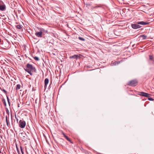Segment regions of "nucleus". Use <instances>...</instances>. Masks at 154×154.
I'll return each mask as SVG.
<instances>
[{
    "mask_svg": "<svg viewBox=\"0 0 154 154\" xmlns=\"http://www.w3.org/2000/svg\"><path fill=\"white\" fill-rule=\"evenodd\" d=\"M15 118L17 121V122H18V119H17V118L16 117V114H15Z\"/></svg>",
    "mask_w": 154,
    "mask_h": 154,
    "instance_id": "obj_23",
    "label": "nucleus"
},
{
    "mask_svg": "<svg viewBox=\"0 0 154 154\" xmlns=\"http://www.w3.org/2000/svg\"><path fill=\"white\" fill-rule=\"evenodd\" d=\"M40 30L41 32H42V33L43 32L46 33L47 32V30H45L42 28H40Z\"/></svg>",
    "mask_w": 154,
    "mask_h": 154,
    "instance_id": "obj_12",
    "label": "nucleus"
},
{
    "mask_svg": "<svg viewBox=\"0 0 154 154\" xmlns=\"http://www.w3.org/2000/svg\"><path fill=\"white\" fill-rule=\"evenodd\" d=\"M148 100L150 101H153L154 100V99L152 98L149 97H148Z\"/></svg>",
    "mask_w": 154,
    "mask_h": 154,
    "instance_id": "obj_21",
    "label": "nucleus"
},
{
    "mask_svg": "<svg viewBox=\"0 0 154 154\" xmlns=\"http://www.w3.org/2000/svg\"><path fill=\"white\" fill-rule=\"evenodd\" d=\"M78 38L79 40L83 41H84L85 40V39L82 37H79Z\"/></svg>",
    "mask_w": 154,
    "mask_h": 154,
    "instance_id": "obj_17",
    "label": "nucleus"
},
{
    "mask_svg": "<svg viewBox=\"0 0 154 154\" xmlns=\"http://www.w3.org/2000/svg\"><path fill=\"white\" fill-rule=\"evenodd\" d=\"M150 95H151L149 94L144 92H143L142 96L146 97H150Z\"/></svg>",
    "mask_w": 154,
    "mask_h": 154,
    "instance_id": "obj_9",
    "label": "nucleus"
},
{
    "mask_svg": "<svg viewBox=\"0 0 154 154\" xmlns=\"http://www.w3.org/2000/svg\"><path fill=\"white\" fill-rule=\"evenodd\" d=\"M49 82V79L48 78H46L45 80V87H46L47 85Z\"/></svg>",
    "mask_w": 154,
    "mask_h": 154,
    "instance_id": "obj_10",
    "label": "nucleus"
},
{
    "mask_svg": "<svg viewBox=\"0 0 154 154\" xmlns=\"http://www.w3.org/2000/svg\"><path fill=\"white\" fill-rule=\"evenodd\" d=\"M2 153L1 151L0 150V153Z\"/></svg>",
    "mask_w": 154,
    "mask_h": 154,
    "instance_id": "obj_33",
    "label": "nucleus"
},
{
    "mask_svg": "<svg viewBox=\"0 0 154 154\" xmlns=\"http://www.w3.org/2000/svg\"><path fill=\"white\" fill-rule=\"evenodd\" d=\"M115 65H116V64L117 63L118 64V63H117V61H116L115 62Z\"/></svg>",
    "mask_w": 154,
    "mask_h": 154,
    "instance_id": "obj_31",
    "label": "nucleus"
},
{
    "mask_svg": "<svg viewBox=\"0 0 154 154\" xmlns=\"http://www.w3.org/2000/svg\"><path fill=\"white\" fill-rule=\"evenodd\" d=\"M149 61L150 64H153L154 63V58L152 55H149Z\"/></svg>",
    "mask_w": 154,
    "mask_h": 154,
    "instance_id": "obj_7",
    "label": "nucleus"
},
{
    "mask_svg": "<svg viewBox=\"0 0 154 154\" xmlns=\"http://www.w3.org/2000/svg\"><path fill=\"white\" fill-rule=\"evenodd\" d=\"M3 41H1V39L0 38V45H3Z\"/></svg>",
    "mask_w": 154,
    "mask_h": 154,
    "instance_id": "obj_24",
    "label": "nucleus"
},
{
    "mask_svg": "<svg viewBox=\"0 0 154 154\" xmlns=\"http://www.w3.org/2000/svg\"><path fill=\"white\" fill-rule=\"evenodd\" d=\"M21 26L20 25H17L16 26V27L18 29H20L21 28Z\"/></svg>",
    "mask_w": 154,
    "mask_h": 154,
    "instance_id": "obj_18",
    "label": "nucleus"
},
{
    "mask_svg": "<svg viewBox=\"0 0 154 154\" xmlns=\"http://www.w3.org/2000/svg\"><path fill=\"white\" fill-rule=\"evenodd\" d=\"M60 141L61 142H63V139H62V138H60Z\"/></svg>",
    "mask_w": 154,
    "mask_h": 154,
    "instance_id": "obj_28",
    "label": "nucleus"
},
{
    "mask_svg": "<svg viewBox=\"0 0 154 154\" xmlns=\"http://www.w3.org/2000/svg\"><path fill=\"white\" fill-rule=\"evenodd\" d=\"M26 125V123L23 119L19 121V126L21 128H24Z\"/></svg>",
    "mask_w": 154,
    "mask_h": 154,
    "instance_id": "obj_5",
    "label": "nucleus"
},
{
    "mask_svg": "<svg viewBox=\"0 0 154 154\" xmlns=\"http://www.w3.org/2000/svg\"><path fill=\"white\" fill-rule=\"evenodd\" d=\"M34 58L35 60H37V61H38L39 60L38 57H36V56H35V57H34Z\"/></svg>",
    "mask_w": 154,
    "mask_h": 154,
    "instance_id": "obj_19",
    "label": "nucleus"
},
{
    "mask_svg": "<svg viewBox=\"0 0 154 154\" xmlns=\"http://www.w3.org/2000/svg\"><path fill=\"white\" fill-rule=\"evenodd\" d=\"M7 99L8 102H9V101H10L9 99L8 96H7Z\"/></svg>",
    "mask_w": 154,
    "mask_h": 154,
    "instance_id": "obj_29",
    "label": "nucleus"
},
{
    "mask_svg": "<svg viewBox=\"0 0 154 154\" xmlns=\"http://www.w3.org/2000/svg\"><path fill=\"white\" fill-rule=\"evenodd\" d=\"M4 104L5 105V106H6V101L5 100L4 101Z\"/></svg>",
    "mask_w": 154,
    "mask_h": 154,
    "instance_id": "obj_27",
    "label": "nucleus"
},
{
    "mask_svg": "<svg viewBox=\"0 0 154 154\" xmlns=\"http://www.w3.org/2000/svg\"><path fill=\"white\" fill-rule=\"evenodd\" d=\"M24 69L27 72H28L31 75H32V72H36V70L35 67L27 63L26 65V67L24 68Z\"/></svg>",
    "mask_w": 154,
    "mask_h": 154,
    "instance_id": "obj_1",
    "label": "nucleus"
},
{
    "mask_svg": "<svg viewBox=\"0 0 154 154\" xmlns=\"http://www.w3.org/2000/svg\"><path fill=\"white\" fill-rule=\"evenodd\" d=\"M140 37L142 38L143 40L146 39L147 38V36L144 35H140Z\"/></svg>",
    "mask_w": 154,
    "mask_h": 154,
    "instance_id": "obj_13",
    "label": "nucleus"
},
{
    "mask_svg": "<svg viewBox=\"0 0 154 154\" xmlns=\"http://www.w3.org/2000/svg\"><path fill=\"white\" fill-rule=\"evenodd\" d=\"M21 134H25V133H21Z\"/></svg>",
    "mask_w": 154,
    "mask_h": 154,
    "instance_id": "obj_32",
    "label": "nucleus"
},
{
    "mask_svg": "<svg viewBox=\"0 0 154 154\" xmlns=\"http://www.w3.org/2000/svg\"><path fill=\"white\" fill-rule=\"evenodd\" d=\"M20 85L19 84H17L16 88V90H17L20 89Z\"/></svg>",
    "mask_w": 154,
    "mask_h": 154,
    "instance_id": "obj_15",
    "label": "nucleus"
},
{
    "mask_svg": "<svg viewBox=\"0 0 154 154\" xmlns=\"http://www.w3.org/2000/svg\"><path fill=\"white\" fill-rule=\"evenodd\" d=\"M136 23V24H133L131 25V26L134 29L140 28L141 27V26L139 25H144L149 24V22L144 21L137 22Z\"/></svg>",
    "mask_w": 154,
    "mask_h": 154,
    "instance_id": "obj_2",
    "label": "nucleus"
},
{
    "mask_svg": "<svg viewBox=\"0 0 154 154\" xmlns=\"http://www.w3.org/2000/svg\"><path fill=\"white\" fill-rule=\"evenodd\" d=\"M35 35L38 37H42V32L40 31V32H36Z\"/></svg>",
    "mask_w": 154,
    "mask_h": 154,
    "instance_id": "obj_8",
    "label": "nucleus"
},
{
    "mask_svg": "<svg viewBox=\"0 0 154 154\" xmlns=\"http://www.w3.org/2000/svg\"><path fill=\"white\" fill-rule=\"evenodd\" d=\"M23 137H25V136H23Z\"/></svg>",
    "mask_w": 154,
    "mask_h": 154,
    "instance_id": "obj_34",
    "label": "nucleus"
},
{
    "mask_svg": "<svg viewBox=\"0 0 154 154\" xmlns=\"http://www.w3.org/2000/svg\"><path fill=\"white\" fill-rule=\"evenodd\" d=\"M8 103L9 104V106H10V101H9V102H8Z\"/></svg>",
    "mask_w": 154,
    "mask_h": 154,
    "instance_id": "obj_30",
    "label": "nucleus"
},
{
    "mask_svg": "<svg viewBox=\"0 0 154 154\" xmlns=\"http://www.w3.org/2000/svg\"><path fill=\"white\" fill-rule=\"evenodd\" d=\"M137 81L136 79L132 80L129 81L128 84V85L133 87L136 86L137 84Z\"/></svg>",
    "mask_w": 154,
    "mask_h": 154,
    "instance_id": "obj_4",
    "label": "nucleus"
},
{
    "mask_svg": "<svg viewBox=\"0 0 154 154\" xmlns=\"http://www.w3.org/2000/svg\"><path fill=\"white\" fill-rule=\"evenodd\" d=\"M78 55H74L71 56L70 57V58H74V59H77L78 58Z\"/></svg>",
    "mask_w": 154,
    "mask_h": 154,
    "instance_id": "obj_11",
    "label": "nucleus"
},
{
    "mask_svg": "<svg viewBox=\"0 0 154 154\" xmlns=\"http://www.w3.org/2000/svg\"><path fill=\"white\" fill-rule=\"evenodd\" d=\"M16 147L17 150V152H18V154H20V152H19V149H18V146H17V145H16Z\"/></svg>",
    "mask_w": 154,
    "mask_h": 154,
    "instance_id": "obj_20",
    "label": "nucleus"
},
{
    "mask_svg": "<svg viewBox=\"0 0 154 154\" xmlns=\"http://www.w3.org/2000/svg\"><path fill=\"white\" fill-rule=\"evenodd\" d=\"M7 113L8 114V117L6 116L5 117L6 118V123L7 127H6V128H8V129L11 128L10 125V122L9 119V112L8 110L7 109L6 110Z\"/></svg>",
    "mask_w": 154,
    "mask_h": 154,
    "instance_id": "obj_3",
    "label": "nucleus"
},
{
    "mask_svg": "<svg viewBox=\"0 0 154 154\" xmlns=\"http://www.w3.org/2000/svg\"><path fill=\"white\" fill-rule=\"evenodd\" d=\"M20 148L22 154H24V152L23 151V148L21 145L20 146Z\"/></svg>",
    "mask_w": 154,
    "mask_h": 154,
    "instance_id": "obj_16",
    "label": "nucleus"
},
{
    "mask_svg": "<svg viewBox=\"0 0 154 154\" xmlns=\"http://www.w3.org/2000/svg\"><path fill=\"white\" fill-rule=\"evenodd\" d=\"M64 137L68 141L70 142V143H72L71 140L67 136H66Z\"/></svg>",
    "mask_w": 154,
    "mask_h": 154,
    "instance_id": "obj_14",
    "label": "nucleus"
},
{
    "mask_svg": "<svg viewBox=\"0 0 154 154\" xmlns=\"http://www.w3.org/2000/svg\"><path fill=\"white\" fill-rule=\"evenodd\" d=\"M143 92H139V93L138 94V95L140 96H142Z\"/></svg>",
    "mask_w": 154,
    "mask_h": 154,
    "instance_id": "obj_22",
    "label": "nucleus"
},
{
    "mask_svg": "<svg viewBox=\"0 0 154 154\" xmlns=\"http://www.w3.org/2000/svg\"><path fill=\"white\" fill-rule=\"evenodd\" d=\"M2 91H3L5 94H7V92L4 89H3L2 90Z\"/></svg>",
    "mask_w": 154,
    "mask_h": 154,
    "instance_id": "obj_25",
    "label": "nucleus"
},
{
    "mask_svg": "<svg viewBox=\"0 0 154 154\" xmlns=\"http://www.w3.org/2000/svg\"><path fill=\"white\" fill-rule=\"evenodd\" d=\"M6 9V6L3 2L0 1V10L2 11H4Z\"/></svg>",
    "mask_w": 154,
    "mask_h": 154,
    "instance_id": "obj_6",
    "label": "nucleus"
},
{
    "mask_svg": "<svg viewBox=\"0 0 154 154\" xmlns=\"http://www.w3.org/2000/svg\"><path fill=\"white\" fill-rule=\"evenodd\" d=\"M61 133H62V134L63 135V136H64V137H65L66 136L65 134V133L63 132V131H61Z\"/></svg>",
    "mask_w": 154,
    "mask_h": 154,
    "instance_id": "obj_26",
    "label": "nucleus"
}]
</instances>
